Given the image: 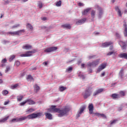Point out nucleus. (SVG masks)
<instances>
[{
    "mask_svg": "<svg viewBox=\"0 0 127 127\" xmlns=\"http://www.w3.org/2000/svg\"><path fill=\"white\" fill-rule=\"evenodd\" d=\"M51 111L55 113H58V117L60 118H62L64 116L67 115L68 112L70 111V108L68 107H65L64 109H60L59 108H56V106L52 105L51 107Z\"/></svg>",
    "mask_w": 127,
    "mask_h": 127,
    "instance_id": "1",
    "label": "nucleus"
},
{
    "mask_svg": "<svg viewBox=\"0 0 127 127\" xmlns=\"http://www.w3.org/2000/svg\"><path fill=\"white\" fill-rule=\"evenodd\" d=\"M41 116H42V113L41 112L33 113L31 115H28L27 117H23L19 118L18 121H24L25 120H26V119H28V120L36 119V118H38V117H41Z\"/></svg>",
    "mask_w": 127,
    "mask_h": 127,
    "instance_id": "2",
    "label": "nucleus"
},
{
    "mask_svg": "<svg viewBox=\"0 0 127 127\" xmlns=\"http://www.w3.org/2000/svg\"><path fill=\"white\" fill-rule=\"evenodd\" d=\"M24 32H25V30L22 29L16 31L15 32H9L7 33V34H10V35H12V36H20V35H21L22 33H24Z\"/></svg>",
    "mask_w": 127,
    "mask_h": 127,
    "instance_id": "3",
    "label": "nucleus"
},
{
    "mask_svg": "<svg viewBox=\"0 0 127 127\" xmlns=\"http://www.w3.org/2000/svg\"><path fill=\"white\" fill-rule=\"evenodd\" d=\"M92 88L90 87H87L84 92L83 93L82 95L83 96V98L84 99H87L89 98L91 96V94H92Z\"/></svg>",
    "mask_w": 127,
    "mask_h": 127,
    "instance_id": "4",
    "label": "nucleus"
},
{
    "mask_svg": "<svg viewBox=\"0 0 127 127\" xmlns=\"http://www.w3.org/2000/svg\"><path fill=\"white\" fill-rule=\"evenodd\" d=\"M37 51L35 49H33L32 51H28L26 52L25 54H21L20 55L21 57H30V56H32V54H34V53H36Z\"/></svg>",
    "mask_w": 127,
    "mask_h": 127,
    "instance_id": "5",
    "label": "nucleus"
},
{
    "mask_svg": "<svg viewBox=\"0 0 127 127\" xmlns=\"http://www.w3.org/2000/svg\"><path fill=\"white\" fill-rule=\"evenodd\" d=\"M100 63L99 60H96L92 62H89L87 63V66L88 67H96V65H98Z\"/></svg>",
    "mask_w": 127,
    "mask_h": 127,
    "instance_id": "6",
    "label": "nucleus"
},
{
    "mask_svg": "<svg viewBox=\"0 0 127 127\" xmlns=\"http://www.w3.org/2000/svg\"><path fill=\"white\" fill-rule=\"evenodd\" d=\"M56 50H57V47H53L45 49L44 50V52H46V53H50V52H53V51H56Z\"/></svg>",
    "mask_w": 127,
    "mask_h": 127,
    "instance_id": "7",
    "label": "nucleus"
},
{
    "mask_svg": "<svg viewBox=\"0 0 127 127\" xmlns=\"http://www.w3.org/2000/svg\"><path fill=\"white\" fill-rule=\"evenodd\" d=\"M96 7L97 8V10L99 11L98 17L99 18H101L103 13V8L101 7H99L98 5L96 6Z\"/></svg>",
    "mask_w": 127,
    "mask_h": 127,
    "instance_id": "8",
    "label": "nucleus"
},
{
    "mask_svg": "<svg viewBox=\"0 0 127 127\" xmlns=\"http://www.w3.org/2000/svg\"><path fill=\"white\" fill-rule=\"evenodd\" d=\"M85 109H86V107H81L79 109V111H78L77 112V115H76V118H80V117H81V115H82V113H83V112H84V111H85Z\"/></svg>",
    "mask_w": 127,
    "mask_h": 127,
    "instance_id": "9",
    "label": "nucleus"
},
{
    "mask_svg": "<svg viewBox=\"0 0 127 127\" xmlns=\"http://www.w3.org/2000/svg\"><path fill=\"white\" fill-rule=\"evenodd\" d=\"M106 67H107V64H100L97 69V72H101V71H102V70H104Z\"/></svg>",
    "mask_w": 127,
    "mask_h": 127,
    "instance_id": "10",
    "label": "nucleus"
},
{
    "mask_svg": "<svg viewBox=\"0 0 127 127\" xmlns=\"http://www.w3.org/2000/svg\"><path fill=\"white\" fill-rule=\"evenodd\" d=\"M88 111H89V114L90 115H92L94 112V106L93 105V104H89L88 107Z\"/></svg>",
    "mask_w": 127,
    "mask_h": 127,
    "instance_id": "11",
    "label": "nucleus"
},
{
    "mask_svg": "<svg viewBox=\"0 0 127 127\" xmlns=\"http://www.w3.org/2000/svg\"><path fill=\"white\" fill-rule=\"evenodd\" d=\"M119 44L120 46H121L123 50H124V49H127V44H126V43L120 41L119 42Z\"/></svg>",
    "mask_w": 127,
    "mask_h": 127,
    "instance_id": "12",
    "label": "nucleus"
},
{
    "mask_svg": "<svg viewBox=\"0 0 127 127\" xmlns=\"http://www.w3.org/2000/svg\"><path fill=\"white\" fill-rule=\"evenodd\" d=\"M113 44V42H107L104 43H102V46L104 48L106 47H109V46H110V45H112Z\"/></svg>",
    "mask_w": 127,
    "mask_h": 127,
    "instance_id": "13",
    "label": "nucleus"
},
{
    "mask_svg": "<svg viewBox=\"0 0 127 127\" xmlns=\"http://www.w3.org/2000/svg\"><path fill=\"white\" fill-rule=\"evenodd\" d=\"M86 20H87V19L86 18H83L82 19L79 20L77 22H76V24H77V25L83 24V23H85Z\"/></svg>",
    "mask_w": 127,
    "mask_h": 127,
    "instance_id": "14",
    "label": "nucleus"
},
{
    "mask_svg": "<svg viewBox=\"0 0 127 127\" xmlns=\"http://www.w3.org/2000/svg\"><path fill=\"white\" fill-rule=\"evenodd\" d=\"M104 91V89L103 88H100L97 89L95 92L93 93V96H97V95H99V94H100V93H102Z\"/></svg>",
    "mask_w": 127,
    "mask_h": 127,
    "instance_id": "15",
    "label": "nucleus"
},
{
    "mask_svg": "<svg viewBox=\"0 0 127 127\" xmlns=\"http://www.w3.org/2000/svg\"><path fill=\"white\" fill-rule=\"evenodd\" d=\"M124 27H125L124 32V36L127 37V23L125 22V24H124Z\"/></svg>",
    "mask_w": 127,
    "mask_h": 127,
    "instance_id": "16",
    "label": "nucleus"
},
{
    "mask_svg": "<svg viewBox=\"0 0 127 127\" xmlns=\"http://www.w3.org/2000/svg\"><path fill=\"white\" fill-rule=\"evenodd\" d=\"M22 48L23 49H25L26 50H29V49H31L32 48V46L30 45H26L23 46Z\"/></svg>",
    "mask_w": 127,
    "mask_h": 127,
    "instance_id": "17",
    "label": "nucleus"
},
{
    "mask_svg": "<svg viewBox=\"0 0 127 127\" xmlns=\"http://www.w3.org/2000/svg\"><path fill=\"white\" fill-rule=\"evenodd\" d=\"M120 58H124V59H127V53H122L119 55Z\"/></svg>",
    "mask_w": 127,
    "mask_h": 127,
    "instance_id": "18",
    "label": "nucleus"
},
{
    "mask_svg": "<svg viewBox=\"0 0 127 127\" xmlns=\"http://www.w3.org/2000/svg\"><path fill=\"white\" fill-rule=\"evenodd\" d=\"M90 10H91L90 8H88L84 10V11L83 12H82V15H87L88 14V13L89 12V11H90Z\"/></svg>",
    "mask_w": 127,
    "mask_h": 127,
    "instance_id": "19",
    "label": "nucleus"
},
{
    "mask_svg": "<svg viewBox=\"0 0 127 127\" xmlns=\"http://www.w3.org/2000/svg\"><path fill=\"white\" fill-rule=\"evenodd\" d=\"M111 97L113 99H119L120 98V94H118L116 93L112 94L111 95Z\"/></svg>",
    "mask_w": 127,
    "mask_h": 127,
    "instance_id": "20",
    "label": "nucleus"
},
{
    "mask_svg": "<svg viewBox=\"0 0 127 127\" xmlns=\"http://www.w3.org/2000/svg\"><path fill=\"white\" fill-rule=\"evenodd\" d=\"M27 103L28 105H35V102L31 99H27Z\"/></svg>",
    "mask_w": 127,
    "mask_h": 127,
    "instance_id": "21",
    "label": "nucleus"
},
{
    "mask_svg": "<svg viewBox=\"0 0 127 127\" xmlns=\"http://www.w3.org/2000/svg\"><path fill=\"white\" fill-rule=\"evenodd\" d=\"M62 27H63V28H67V29H70L71 26L69 24H65L62 25Z\"/></svg>",
    "mask_w": 127,
    "mask_h": 127,
    "instance_id": "22",
    "label": "nucleus"
},
{
    "mask_svg": "<svg viewBox=\"0 0 127 127\" xmlns=\"http://www.w3.org/2000/svg\"><path fill=\"white\" fill-rule=\"evenodd\" d=\"M40 90V87L37 84H36L34 86V91L35 93H37L38 91Z\"/></svg>",
    "mask_w": 127,
    "mask_h": 127,
    "instance_id": "23",
    "label": "nucleus"
},
{
    "mask_svg": "<svg viewBox=\"0 0 127 127\" xmlns=\"http://www.w3.org/2000/svg\"><path fill=\"white\" fill-rule=\"evenodd\" d=\"M45 115L46 118H47L49 120H52V115H51V114L46 113H45Z\"/></svg>",
    "mask_w": 127,
    "mask_h": 127,
    "instance_id": "24",
    "label": "nucleus"
},
{
    "mask_svg": "<svg viewBox=\"0 0 127 127\" xmlns=\"http://www.w3.org/2000/svg\"><path fill=\"white\" fill-rule=\"evenodd\" d=\"M9 118V116H7V117L5 118H3L1 120H0V123H5L7 120H8V118Z\"/></svg>",
    "mask_w": 127,
    "mask_h": 127,
    "instance_id": "25",
    "label": "nucleus"
},
{
    "mask_svg": "<svg viewBox=\"0 0 127 127\" xmlns=\"http://www.w3.org/2000/svg\"><path fill=\"white\" fill-rule=\"evenodd\" d=\"M26 27L27 28H29L30 30H33V27L30 23H28L26 25Z\"/></svg>",
    "mask_w": 127,
    "mask_h": 127,
    "instance_id": "26",
    "label": "nucleus"
},
{
    "mask_svg": "<svg viewBox=\"0 0 127 127\" xmlns=\"http://www.w3.org/2000/svg\"><path fill=\"white\" fill-rule=\"evenodd\" d=\"M96 14V11L95 10L91 11V15L92 18H95V15Z\"/></svg>",
    "mask_w": 127,
    "mask_h": 127,
    "instance_id": "27",
    "label": "nucleus"
},
{
    "mask_svg": "<svg viewBox=\"0 0 127 127\" xmlns=\"http://www.w3.org/2000/svg\"><path fill=\"white\" fill-rule=\"evenodd\" d=\"M59 90L60 91V92H63V91H65V90H66V89H67L66 87H65L64 86H60L59 87Z\"/></svg>",
    "mask_w": 127,
    "mask_h": 127,
    "instance_id": "28",
    "label": "nucleus"
},
{
    "mask_svg": "<svg viewBox=\"0 0 127 127\" xmlns=\"http://www.w3.org/2000/svg\"><path fill=\"white\" fill-rule=\"evenodd\" d=\"M73 70V67H70L68 68H67L65 70V72L67 73H71L72 72V70Z\"/></svg>",
    "mask_w": 127,
    "mask_h": 127,
    "instance_id": "29",
    "label": "nucleus"
},
{
    "mask_svg": "<svg viewBox=\"0 0 127 127\" xmlns=\"http://www.w3.org/2000/svg\"><path fill=\"white\" fill-rule=\"evenodd\" d=\"M14 58H15V56L14 55L10 56L8 60L9 62H11L13 60V59H14Z\"/></svg>",
    "mask_w": 127,
    "mask_h": 127,
    "instance_id": "30",
    "label": "nucleus"
},
{
    "mask_svg": "<svg viewBox=\"0 0 127 127\" xmlns=\"http://www.w3.org/2000/svg\"><path fill=\"white\" fill-rule=\"evenodd\" d=\"M35 111V109L33 108H30L29 110L27 111L26 113H27V114H29V113H32Z\"/></svg>",
    "mask_w": 127,
    "mask_h": 127,
    "instance_id": "31",
    "label": "nucleus"
},
{
    "mask_svg": "<svg viewBox=\"0 0 127 127\" xmlns=\"http://www.w3.org/2000/svg\"><path fill=\"white\" fill-rule=\"evenodd\" d=\"M2 94L3 96H5V95H7V94H8V91H7L6 90H3L2 91Z\"/></svg>",
    "mask_w": 127,
    "mask_h": 127,
    "instance_id": "32",
    "label": "nucleus"
},
{
    "mask_svg": "<svg viewBox=\"0 0 127 127\" xmlns=\"http://www.w3.org/2000/svg\"><path fill=\"white\" fill-rule=\"evenodd\" d=\"M62 4V1L61 0H59V1L57 2L56 5H57V6H61Z\"/></svg>",
    "mask_w": 127,
    "mask_h": 127,
    "instance_id": "33",
    "label": "nucleus"
},
{
    "mask_svg": "<svg viewBox=\"0 0 127 127\" xmlns=\"http://www.w3.org/2000/svg\"><path fill=\"white\" fill-rule=\"evenodd\" d=\"M19 85L18 84H14V85H11L10 86L11 89H15V88H17L18 87Z\"/></svg>",
    "mask_w": 127,
    "mask_h": 127,
    "instance_id": "34",
    "label": "nucleus"
},
{
    "mask_svg": "<svg viewBox=\"0 0 127 127\" xmlns=\"http://www.w3.org/2000/svg\"><path fill=\"white\" fill-rule=\"evenodd\" d=\"M119 94L120 95H121V96H123V97H125V96L126 95V92L121 91L119 92Z\"/></svg>",
    "mask_w": 127,
    "mask_h": 127,
    "instance_id": "35",
    "label": "nucleus"
},
{
    "mask_svg": "<svg viewBox=\"0 0 127 127\" xmlns=\"http://www.w3.org/2000/svg\"><path fill=\"white\" fill-rule=\"evenodd\" d=\"M117 122H118V120H114L112 121H110L111 126H112V125H114V124H116Z\"/></svg>",
    "mask_w": 127,
    "mask_h": 127,
    "instance_id": "36",
    "label": "nucleus"
},
{
    "mask_svg": "<svg viewBox=\"0 0 127 127\" xmlns=\"http://www.w3.org/2000/svg\"><path fill=\"white\" fill-rule=\"evenodd\" d=\"M120 74H121V78H123V76H124V69L122 68L120 70Z\"/></svg>",
    "mask_w": 127,
    "mask_h": 127,
    "instance_id": "37",
    "label": "nucleus"
},
{
    "mask_svg": "<svg viewBox=\"0 0 127 127\" xmlns=\"http://www.w3.org/2000/svg\"><path fill=\"white\" fill-rule=\"evenodd\" d=\"M20 25L19 24L14 25L13 26H12L11 28H12V29H13V28H16L17 27H19V26H20Z\"/></svg>",
    "mask_w": 127,
    "mask_h": 127,
    "instance_id": "38",
    "label": "nucleus"
},
{
    "mask_svg": "<svg viewBox=\"0 0 127 127\" xmlns=\"http://www.w3.org/2000/svg\"><path fill=\"white\" fill-rule=\"evenodd\" d=\"M22 99H23V96L22 95L17 97L18 101H20L21 100H22Z\"/></svg>",
    "mask_w": 127,
    "mask_h": 127,
    "instance_id": "39",
    "label": "nucleus"
},
{
    "mask_svg": "<svg viewBox=\"0 0 127 127\" xmlns=\"http://www.w3.org/2000/svg\"><path fill=\"white\" fill-rule=\"evenodd\" d=\"M32 79H33V77L32 76H31V75H28L27 80H32Z\"/></svg>",
    "mask_w": 127,
    "mask_h": 127,
    "instance_id": "40",
    "label": "nucleus"
},
{
    "mask_svg": "<svg viewBox=\"0 0 127 127\" xmlns=\"http://www.w3.org/2000/svg\"><path fill=\"white\" fill-rule=\"evenodd\" d=\"M7 60H6V59H4L3 60H2L1 62V63H2V64H5V63H6Z\"/></svg>",
    "mask_w": 127,
    "mask_h": 127,
    "instance_id": "41",
    "label": "nucleus"
},
{
    "mask_svg": "<svg viewBox=\"0 0 127 127\" xmlns=\"http://www.w3.org/2000/svg\"><path fill=\"white\" fill-rule=\"evenodd\" d=\"M15 64L16 66H19V65H20V62H19V61H17L15 62Z\"/></svg>",
    "mask_w": 127,
    "mask_h": 127,
    "instance_id": "42",
    "label": "nucleus"
},
{
    "mask_svg": "<svg viewBox=\"0 0 127 127\" xmlns=\"http://www.w3.org/2000/svg\"><path fill=\"white\" fill-rule=\"evenodd\" d=\"M117 11L118 15H119V16H122V15H123V14H122V11H121V10H119Z\"/></svg>",
    "mask_w": 127,
    "mask_h": 127,
    "instance_id": "43",
    "label": "nucleus"
},
{
    "mask_svg": "<svg viewBox=\"0 0 127 127\" xmlns=\"http://www.w3.org/2000/svg\"><path fill=\"white\" fill-rule=\"evenodd\" d=\"M26 103H27V100H25V101L23 102H21L20 103V106H24V104H26Z\"/></svg>",
    "mask_w": 127,
    "mask_h": 127,
    "instance_id": "44",
    "label": "nucleus"
},
{
    "mask_svg": "<svg viewBox=\"0 0 127 127\" xmlns=\"http://www.w3.org/2000/svg\"><path fill=\"white\" fill-rule=\"evenodd\" d=\"M115 52H110L107 54L108 56H110V55H112V54H114Z\"/></svg>",
    "mask_w": 127,
    "mask_h": 127,
    "instance_id": "45",
    "label": "nucleus"
},
{
    "mask_svg": "<svg viewBox=\"0 0 127 127\" xmlns=\"http://www.w3.org/2000/svg\"><path fill=\"white\" fill-rule=\"evenodd\" d=\"M11 123H14V122H18V120H16V119H13L12 120H11Z\"/></svg>",
    "mask_w": 127,
    "mask_h": 127,
    "instance_id": "46",
    "label": "nucleus"
},
{
    "mask_svg": "<svg viewBox=\"0 0 127 127\" xmlns=\"http://www.w3.org/2000/svg\"><path fill=\"white\" fill-rule=\"evenodd\" d=\"M10 70V67L9 66H7L6 68L5 72H8Z\"/></svg>",
    "mask_w": 127,
    "mask_h": 127,
    "instance_id": "47",
    "label": "nucleus"
},
{
    "mask_svg": "<svg viewBox=\"0 0 127 127\" xmlns=\"http://www.w3.org/2000/svg\"><path fill=\"white\" fill-rule=\"evenodd\" d=\"M116 35L117 38H121V36L120 35V34H119V33H116Z\"/></svg>",
    "mask_w": 127,
    "mask_h": 127,
    "instance_id": "48",
    "label": "nucleus"
},
{
    "mask_svg": "<svg viewBox=\"0 0 127 127\" xmlns=\"http://www.w3.org/2000/svg\"><path fill=\"white\" fill-rule=\"evenodd\" d=\"M4 4H8V3H9V0H5L4 1Z\"/></svg>",
    "mask_w": 127,
    "mask_h": 127,
    "instance_id": "49",
    "label": "nucleus"
},
{
    "mask_svg": "<svg viewBox=\"0 0 127 127\" xmlns=\"http://www.w3.org/2000/svg\"><path fill=\"white\" fill-rule=\"evenodd\" d=\"M100 117H102V118H107L106 115H105V114H100Z\"/></svg>",
    "mask_w": 127,
    "mask_h": 127,
    "instance_id": "50",
    "label": "nucleus"
},
{
    "mask_svg": "<svg viewBox=\"0 0 127 127\" xmlns=\"http://www.w3.org/2000/svg\"><path fill=\"white\" fill-rule=\"evenodd\" d=\"M38 5H39V8H42V6H43L42 3H39Z\"/></svg>",
    "mask_w": 127,
    "mask_h": 127,
    "instance_id": "51",
    "label": "nucleus"
},
{
    "mask_svg": "<svg viewBox=\"0 0 127 127\" xmlns=\"http://www.w3.org/2000/svg\"><path fill=\"white\" fill-rule=\"evenodd\" d=\"M105 74H106V72H102V73H101L100 76H101V77H104V76H105Z\"/></svg>",
    "mask_w": 127,
    "mask_h": 127,
    "instance_id": "52",
    "label": "nucleus"
},
{
    "mask_svg": "<svg viewBox=\"0 0 127 127\" xmlns=\"http://www.w3.org/2000/svg\"><path fill=\"white\" fill-rule=\"evenodd\" d=\"M95 116H97V117H100V116H101V114L98 113H95Z\"/></svg>",
    "mask_w": 127,
    "mask_h": 127,
    "instance_id": "53",
    "label": "nucleus"
},
{
    "mask_svg": "<svg viewBox=\"0 0 127 127\" xmlns=\"http://www.w3.org/2000/svg\"><path fill=\"white\" fill-rule=\"evenodd\" d=\"M115 10H116L117 11H118L119 10H120L121 9H120V8H119V6H116V7H115Z\"/></svg>",
    "mask_w": 127,
    "mask_h": 127,
    "instance_id": "54",
    "label": "nucleus"
},
{
    "mask_svg": "<svg viewBox=\"0 0 127 127\" xmlns=\"http://www.w3.org/2000/svg\"><path fill=\"white\" fill-rule=\"evenodd\" d=\"M83 5H84V4H83V3H81V2L78 3L79 6H83Z\"/></svg>",
    "mask_w": 127,
    "mask_h": 127,
    "instance_id": "55",
    "label": "nucleus"
},
{
    "mask_svg": "<svg viewBox=\"0 0 127 127\" xmlns=\"http://www.w3.org/2000/svg\"><path fill=\"white\" fill-rule=\"evenodd\" d=\"M8 103H9V101H5L4 103V106H6V105H8Z\"/></svg>",
    "mask_w": 127,
    "mask_h": 127,
    "instance_id": "56",
    "label": "nucleus"
},
{
    "mask_svg": "<svg viewBox=\"0 0 127 127\" xmlns=\"http://www.w3.org/2000/svg\"><path fill=\"white\" fill-rule=\"evenodd\" d=\"M92 58H94V56H90L89 57H88V59L90 60L91 59H92Z\"/></svg>",
    "mask_w": 127,
    "mask_h": 127,
    "instance_id": "57",
    "label": "nucleus"
},
{
    "mask_svg": "<svg viewBox=\"0 0 127 127\" xmlns=\"http://www.w3.org/2000/svg\"><path fill=\"white\" fill-rule=\"evenodd\" d=\"M113 49H114V46H111L109 48L110 50H113Z\"/></svg>",
    "mask_w": 127,
    "mask_h": 127,
    "instance_id": "58",
    "label": "nucleus"
},
{
    "mask_svg": "<svg viewBox=\"0 0 127 127\" xmlns=\"http://www.w3.org/2000/svg\"><path fill=\"white\" fill-rule=\"evenodd\" d=\"M84 67H85V64H81V67L84 68Z\"/></svg>",
    "mask_w": 127,
    "mask_h": 127,
    "instance_id": "59",
    "label": "nucleus"
},
{
    "mask_svg": "<svg viewBox=\"0 0 127 127\" xmlns=\"http://www.w3.org/2000/svg\"><path fill=\"white\" fill-rule=\"evenodd\" d=\"M122 110H123V107H119L118 108V111H122Z\"/></svg>",
    "mask_w": 127,
    "mask_h": 127,
    "instance_id": "60",
    "label": "nucleus"
},
{
    "mask_svg": "<svg viewBox=\"0 0 127 127\" xmlns=\"http://www.w3.org/2000/svg\"><path fill=\"white\" fill-rule=\"evenodd\" d=\"M43 64H44L45 66H46V65H47L48 63L47 62H45L43 63Z\"/></svg>",
    "mask_w": 127,
    "mask_h": 127,
    "instance_id": "61",
    "label": "nucleus"
},
{
    "mask_svg": "<svg viewBox=\"0 0 127 127\" xmlns=\"http://www.w3.org/2000/svg\"><path fill=\"white\" fill-rule=\"evenodd\" d=\"M46 19H47L46 17H43V18H42V20H44V21L46 20Z\"/></svg>",
    "mask_w": 127,
    "mask_h": 127,
    "instance_id": "62",
    "label": "nucleus"
},
{
    "mask_svg": "<svg viewBox=\"0 0 127 127\" xmlns=\"http://www.w3.org/2000/svg\"><path fill=\"white\" fill-rule=\"evenodd\" d=\"M2 83V79L0 78V84H1Z\"/></svg>",
    "mask_w": 127,
    "mask_h": 127,
    "instance_id": "63",
    "label": "nucleus"
},
{
    "mask_svg": "<svg viewBox=\"0 0 127 127\" xmlns=\"http://www.w3.org/2000/svg\"><path fill=\"white\" fill-rule=\"evenodd\" d=\"M4 66H5L4 64H1V67H4Z\"/></svg>",
    "mask_w": 127,
    "mask_h": 127,
    "instance_id": "64",
    "label": "nucleus"
}]
</instances>
